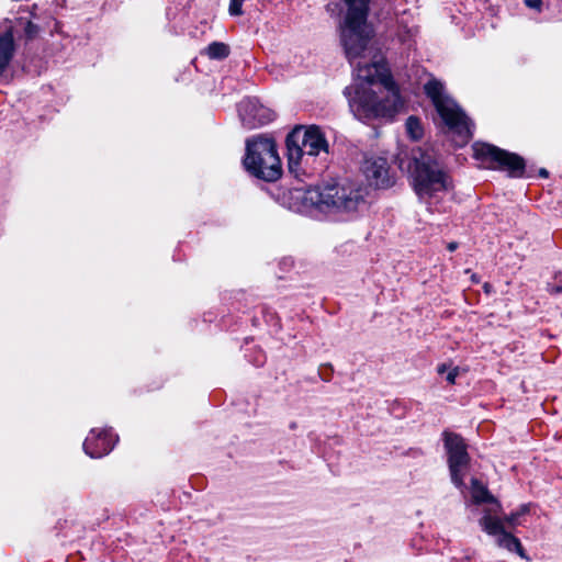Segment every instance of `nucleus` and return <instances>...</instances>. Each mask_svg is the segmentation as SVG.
<instances>
[{
	"label": "nucleus",
	"instance_id": "nucleus-5",
	"mask_svg": "<svg viewBox=\"0 0 562 562\" xmlns=\"http://www.w3.org/2000/svg\"><path fill=\"white\" fill-rule=\"evenodd\" d=\"M425 93L431 100L438 115L452 134L458 146H463L472 137V123L462 109L445 90V86L437 79H430L424 86Z\"/></svg>",
	"mask_w": 562,
	"mask_h": 562
},
{
	"label": "nucleus",
	"instance_id": "nucleus-9",
	"mask_svg": "<svg viewBox=\"0 0 562 562\" xmlns=\"http://www.w3.org/2000/svg\"><path fill=\"white\" fill-rule=\"evenodd\" d=\"M445 448L452 483L458 488H465L464 477L470 463V456L463 438L457 434H443Z\"/></svg>",
	"mask_w": 562,
	"mask_h": 562
},
{
	"label": "nucleus",
	"instance_id": "nucleus-2",
	"mask_svg": "<svg viewBox=\"0 0 562 562\" xmlns=\"http://www.w3.org/2000/svg\"><path fill=\"white\" fill-rule=\"evenodd\" d=\"M291 195L300 200L304 209L315 207L329 214L353 212L363 202L359 189L336 183L307 189L296 188L291 191Z\"/></svg>",
	"mask_w": 562,
	"mask_h": 562
},
{
	"label": "nucleus",
	"instance_id": "nucleus-6",
	"mask_svg": "<svg viewBox=\"0 0 562 562\" xmlns=\"http://www.w3.org/2000/svg\"><path fill=\"white\" fill-rule=\"evenodd\" d=\"M244 166L258 179L268 182L278 180L282 175V167L274 140L262 136L248 139Z\"/></svg>",
	"mask_w": 562,
	"mask_h": 562
},
{
	"label": "nucleus",
	"instance_id": "nucleus-4",
	"mask_svg": "<svg viewBox=\"0 0 562 562\" xmlns=\"http://www.w3.org/2000/svg\"><path fill=\"white\" fill-rule=\"evenodd\" d=\"M288 167L296 178L306 173L304 165L308 157L328 154V143L325 134L316 125L308 127L296 126L285 139Z\"/></svg>",
	"mask_w": 562,
	"mask_h": 562
},
{
	"label": "nucleus",
	"instance_id": "nucleus-12",
	"mask_svg": "<svg viewBox=\"0 0 562 562\" xmlns=\"http://www.w3.org/2000/svg\"><path fill=\"white\" fill-rule=\"evenodd\" d=\"M363 172L369 183L375 188H387L392 184L385 158H367L363 162Z\"/></svg>",
	"mask_w": 562,
	"mask_h": 562
},
{
	"label": "nucleus",
	"instance_id": "nucleus-21",
	"mask_svg": "<svg viewBox=\"0 0 562 562\" xmlns=\"http://www.w3.org/2000/svg\"><path fill=\"white\" fill-rule=\"evenodd\" d=\"M530 512V505L529 504H522L516 513L521 517Z\"/></svg>",
	"mask_w": 562,
	"mask_h": 562
},
{
	"label": "nucleus",
	"instance_id": "nucleus-11",
	"mask_svg": "<svg viewBox=\"0 0 562 562\" xmlns=\"http://www.w3.org/2000/svg\"><path fill=\"white\" fill-rule=\"evenodd\" d=\"M117 441V436L108 429L93 428L83 441V450L91 458H101L108 454Z\"/></svg>",
	"mask_w": 562,
	"mask_h": 562
},
{
	"label": "nucleus",
	"instance_id": "nucleus-15",
	"mask_svg": "<svg viewBox=\"0 0 562 562\" xmlns=\"http://www.w3.org/2000/svg\"><path fill=\"white\" fill-rule=\"evenodd\" d=\"M206 54L211 59H224L229 54V47L222 42H213L206 47Z\"/></svg>",
	"mask_w": 562,
	"mask_h": 562
},
{
	"label": "nucleus",
	"instance_id": "nucleus-18",
	"mask_svg": "<svg viewBox=\"0 0 562 562\" xmlns=\"http://www.w3.org/2000/svg\"><path fill=\"white\" fill-rule=\"evenodd\" d=\"M245 0H231L229 1V8H228V11H229V14L231 15H241L243 14V2Z\"/></svg>",
	"mask_w": 562,
	"mask_h": 562
},
{
	"label": "nucleus",
	"instance_id": "nucleus-8",
	"mask_svg": "<svg viewBox=\"0 0 562 562\" xmlns=\"http://www.w3.org/2000/svg\"><path fill=\"white\" fill-rule=\"evenodd\" d=\"M474 157L488 164L490 168L507 171L510 177L520 178L525 172V160L517 154L501 149L494 145L476 143Z\"/></svg>",
	"mask_w": 562,
	"mask_h": 562
},
{
	"label": "nucleus",
	"instance_id": "nucleus-23",
	"mask_svg": "<svg viewBox=\"0 0 562 562\" xmlns=\"http://www.w3.org/2000/svg\"><path fill=\"white\" fill-rule=\"evenodd\" d=\"M449 251H454L458 248V244L456 241H451L447 246Z\"/></svg>",
	"mask_w": 562,
	"mask_h": 562
},
{
	"label": "nucleus",
	"instance_id": "nucleus-20",
	"mask_svg": "<svg viewBox=\"0 0 562 562\" xmlns=\"http://www.w3.org/2000/svg\"><path fill=\"white\" fill-rule=\"evenodd\" d=\"M525 4L528 8L536 9V10L540 11L541 5H542V0H525Z\"/></svg>",
	"mask_w": 562,
	"mask_h": 562
},
{
	"label": "nucleus",
	"instance_id": "nucleus-1",
	"mask_svg": "<svg viewBox=\"0 0 562 562\" xmlns=\"http://www.w3.org/2000/svg\"><path fill=\"white\" fill-rule=\"evenodd\" d=\"M344 1L347 12L340 25V42L355 76V85L346 87L344 94L359 120L391 119L401 109L402 100L395 83L385 74L383 58L371 45L370 0Z\"/></svg>",
	"mask_w": 562,
	"mask_h": 562
},
{
	"label": "nucleus",
	"instance_id": "nucleus-24",
	"mask_svg": "<svg viewBox=\"0 0 562 562\" xmlns=\"http://www.w3.org/2000/svg\"><path fill=\"white\" fill-rule=\"evenodd\" d=\"M540 176L547 178L548 177V171L546 169H541L540 170Z\"/></svg>",
	"mask_w": 562,
	"mask_h": 562
},
{
	"label": "nucleus",
	"instance_id": "nucleus-14",
	"mask_svg": "<svg viewBox=\"0 0 562 562\" xmlns=\"http://www.w3.org/2000/svg\"><path fill=\"white\" fill-rule=\"evenodd\" d=\"M471 484V495L474 503H490L492 504L491 508L496 507L498 510L503 509L501 503L490 494L487 488L481 484L479 480L472 479Z\"/></svg>",
	"mask_w": 562,
	"mask_h": 562
},
{
	"label": "nucleus",
	"instance_id": "nucleus-10",
	"mask_svg": "<svg viewBox=\"0 0 562 562\" xmlns=\"http://www.w3.org/2000/svg\"><path fill=\"white\" fill-rule=\"evenodd\" d=\"M238 114L243 125L248 130L263 126L274 119V112L262 105L255 98H247L238 104Z\"/></svg>",
	"mask_w": 562,
	"mask_h": 562
},
{
	"label": "nucleus",
	"instance_id": "nucleus-19",
	"mask_svg": "<svg viewBox=\"0 0 562 562\" xmlns=\"http://www.w3.org/2000/svg\"><path fill=\"white\" fill-rule=\"evenodd\" d=\"M458 375H459V368L458 367L452 368L448 371V373L446 375V380L448 381L449 384H454Z\"/></svg>",
	"mask_w": 562,
	"mask_h": 562
},
{
	"label": "nucleus",
	"instance_id": "nucleus-7",
	"mask_svg": "<svg viewBox=\"0 0 562 562\" xmlns=\"http://www.w3.org/2000/svg\"><path fill=\"white\" fill-rule=\"evenodd\" d=\"M501 513L502 509L498 510L496 507L486 509L479 520L482 530L487 535L495 537L498 547L510 552H516L520 557H525L519 539L505 530L506 526L508 528L517 527L519 525L520 516L516 512H513L504 518H499L498 514Z\"/></svg>",
	"mask_w": 562,
	"mask_h": 562
},
{
	"label": "nucleus",
	"instance_id": "nucleus-22",
	"mask_svg": "<svg viewBox=\"0 0 562 562\" xmlns=\"http://www.w3.org/2000/svg\"><path fill=\"white\" fill-rule=\"evenodd\" d=\"M448 370V367L447 364L442 363V364H439L438 368H437V372L439 374H443L446 371Z\"/></svg>",
	"mask_w": 562,
	"mask_h": 562
},
{
	"label": "nucleus",
	"instance_id": "nucleus-25",
	"mask_svg": "<svg viewBox=\"0 0 562 562\" xmlns=\"http://www.w3.org/2000/svg\"><path fill=\"white\" fill-rule=\"evenodd\" d=\"M554 291H555L557 293L562 292V288H561V286H558V288H555V289H554Z\"/></svg>",
	"mask_w": 562,
	"mask_h": 562
},
{
	"label": "nucleus",
	"instance_id": "nucleus-17",
	"mask_svg": "<svg viewBox=\"0 0 562 562\" xmlns=\"http://www.w3.org/2000/svg\"><path fill=\"white\" fill-rule=\"evenodd\" d=\"M24 33H25V36L27 37V40H33L40 33V27H38V25L34 24L33 22L27 21L24 26Z\"/></svg>",
	"mask_w": 562,
	"mask_h": 562
},
{
	"label": "nucleus",
	"instance_id": "nucleus-13",
	"mask_svg": "<svg viewBox=\"0 0 562 562\" xmlns=\"http://www.w3.org/2000/svg\"><path fill=\"white\" fill-rule=\"evenodd\" d=\"M15 52V42L12 29L0 35V75L4 72Z\"/></svg>",
	"mask_w": 562,
	"mask_h": 562
},
{
	"label": "nucleus",
	"instance_id": "nucleus-3",
	"mask_svg": "<svg viewBox=\"0 0 562 562\" xmlns=\"http://www.w3.org/2000/svg\"><path fill=\"white\" fill-rule=\"evenodd\" d=\"M412 175L416 194L429 205L431 200L441 199L452 188L449 176L430 150L419 148L414 151Z\"/></svg>",
	"mask_w": 562,
	"mask_h": 562
},
{
	"label": "nucleus",
	"instance_id": "nucleus-16",
	"mask_svg": "<svg viewBox=\"0 0 562 562\" xmlns=\"http://www.w3.org/2000/svg\"><path fill=\"white\" fill-rule=\"evenodd\" d=\"M406 131L412 139H419L423 136L420 121L416 116H409L406 121Z\"/></svg>",
	"mask_w": 562,
	"mask_h": 562
}]
</instances>
